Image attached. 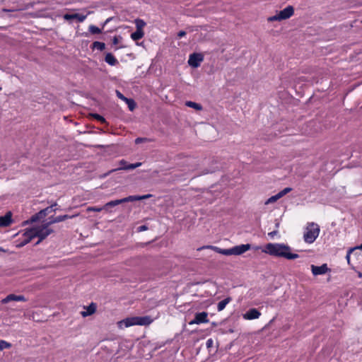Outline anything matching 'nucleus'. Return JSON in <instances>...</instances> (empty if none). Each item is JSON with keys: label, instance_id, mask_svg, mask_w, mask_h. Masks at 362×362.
<instances>
[{"label": "nucleus", "instance_id": "nucleus-1", "mask_svg": "<svg viewBox=\"0 0 362 362\" xmlns=\"http://www.w3.org/2000/svg\"><path fill=\"white\" fill-rule=\"evenodd\" d=\"M47 223L40 226H35L29 229H26L22 235V239L16 241V247H21L27 245L34 238H38L35 245H38L41 241L50 235L53 230L49 228Z\"/></svg>", "mask_w": 362, "mask_h": 362}, {"label": "nucleus", "instance_id": "nucleus-2", "mask_svg": "<svg viewBox=\"0 0 362 362\" xmlns=\"http://www.w3.org/2000/svg\"><path fill=\"white\" fill-rule=\"evenodd\" d=\"M262 252L271 256L284 257L287 259H295L299 257L298 254L292 253L291 247L284 243H268L262 250Z\"/></svg>", "mask_w": 362, "mask_h": 362}, {"label": "nucleus", "instance_id": "nucleus-3", "mask_svg": "<svg viewBox=\"0 0 362 362\" xmlns=\"http://www.w3.org/2000/svg\"><path fill=\"white\" fill-rule=\"evenodd\" d=\"M251 245L250 244H242L239 245L234 246L229 249H222L216 246L212 245H205L200 247L197 249L198 251H200L204 249H211L217 253L223 255H240L250 250Z\"/></svg>", "mask_w": 362, "mask_h": 362}, {"label": "nucleus", "instance_id": "nucleus-4", "mask_svg": "<svg viewBox=\"0 0 362 362\" xmlns=\"http://www.w3.org/2000/svg\"><path fill=\"white\" fill-rule=\"evenodd\" d=\"M153 322L149 316L127 317L118 322V327L121 329L134 325H148Z\"/></svg>", "mask_w": 362, "mask_h": 362}, {"label": "nucleus", "instance_id": "nucleus-5", "mask_svg": "<svg viewBox=\"0 0 362 362\" xmlns=\"http://www.w3.org/2000/svg\"><path fill=\"white\" fill-rule=\"evenodd\" d=\"M320 234V227L315 223L308 224L303 233V240L305 243L311 244L315 242Z\"/></svg>", "mask_w": 362, "mask_h": 362}, {"label": "nucleus", "instance_id": "nucleus-6", "mask_svg": "<svg viewBox=\"0 0 362 362\" xmlns=\"http://www.w3.org/2000/svg\"><path fill=\"white\" fill-rule=\"evenodd\" d=\"M294 13L293 7L291 6H288L283 10L277 12L274 16H270L267 18V21H281L284 20H286L291 17Z\"/></svg>", "mask_w": 362, "mask_h": 362}, {"label": "nucleus", "instance_id": "nucleus-7", "mask_svg": "<svg viewBox=\"0 0 362 362\" xmlns=\"http://www.w3.org/2000/svg\"><path fill=\"white\" fill-rule=\"evenodd\" d=\"M119 165H121L119 168H116V169H112L111 170H110L108 173H107L105 176H107L108 175H110V173L115 172V171H117V170H134L138 167H140L141 165V163L140 162H138V163H132V164H128L127 162L122 159L121 160H119Z\"/></svg>", "mask_w": 362, "mask_h": 362}, {"label": "nucleus", "instance_id": "nucleus-8", "mask_svg": "<svg viewBox=\"0 0 362 362\" xmlns=\"http://www.w3.org/2000/svg\"><path fill=\"white\" fill-rule=\"evenodd\" d=\"M56 206L57 203H54V204H52L51 206H47L45 209L40 210L38 213H37L36 214L31 217V221H36L39 219L45 217L48 214L51 213L52 211H55L57 210Z\"/></svg>", "mask_w": 362, "mask_h": 362}, {"label": "nucleus", "instance_id": "nucleus-9", "mask_svg": "<svg viewBox=\"0 0 362 362\" xmlns=\"http://www.w3.org/2000/svg\"><path fill=\"white\" fill-rule=\"evenodd\" d=\"M204 60V56L201 53H193L189 55L188 64L193 68H197Z\"/></svg>", "mask_w": 362, "mask_h": 362}, {"label": "nucleus", "instance_id": "nucleus-10", "mask_svg": "<svg viewBox=\"0 0 362 362\" xmlns=\"http://www.w3.org/2000/svg\"><path fill=\"white\" fill-rule=\"evenodd\" d=\"M208 322V313L206 312H201L195 314L194 318L189 322V325H199Z\"/></svg>", "mask_w": 362, "mask_h": 362}, {"label": "nucleus", "instance_id": "nucleus-11", "mask_svg": "<svg viewBox=\"0 0 362 362\" xmlns=\"http://www.w3.org/2000/svg\"><path fill=\"white\" fill-rule=\"evenodd\" d=\"M312 274L314 276L323 275L330 271L327 264H323L321 266H315L312 264L310 266Z\"/></svg>", "mask_w": 362, "mask_h": 362}, {"label": "nucleus", "instance_id": "nucleus-12", "mask_svg": "<svg viewBox=\"0 0 362 362\" xmlns=\"http://www.w3.org/2000/svg\"><path fill=\"white\" fill-rule=\"evenodd\" d=\"M261 316V313L257 308H251L243 315V317L246 320H252L258 319Z\"/></svg>", "mask_w": 362, "mask_h": 362}, {"label": "nucleus", "instance_id": "nucleus-13", "mask_svg": "<svg viewBox=\"0 0 362 362\" xmlns=\"http://www.w3.org/2000/svg\"><path fill=\"white\" fill-rule=\"evenodd\" d=\"M27 299L23 295H16L13 293L8 295L1 300L2 304H6L11 301H26Z\"/></svg>", "mask_w": 362, "mask_h": 362}, {"label": "nucleus", "instance_id": "nucleus-14", "mask_svg": "<svg viewBox=\"0 0 362 362\" xmlns=\"http://www.w3.org/2000/svg\"><path fill=\"white\" fill-rule=\"evenodd\" d=\"M75 216H76V215H73V216L62 215V216H58L57 217L50 216L48 218V221L47 223V225L50 226V225L54 224V223H59V222L64 221H65L66 219H69V218H74Z\"/></svg>", "mask_w": 362, "mask_h": 362}, {"label": "nucleus", "instance_id": "nucleus-15", "mask_svg": "<svg viewBox=\"0 0 362 362\" xmlns=\"http://www.w3.org/2000/svg\"><path fill=\"white\" fill-rule=\"evenodd\" d=\"M96 308V304L91 303L88 306L83 307L84 310L81 312V315L83 317H88L95 313Z\"/></svg>", "mask_w": 362, "mask_h": 362}, {"label": "nucleus", "instance_id": "nucleus-16", "mask_svg": "<svg viewBox=\"0 0 362 362\" xmlns=\"http://www.w3.org/2000/svg\"><path fill=\"white\" fill-rule=\"evenodd\" d=\"M87 16H88V14L83 15V14H80V13H73V14L66 13L64 15L63 18L66 21L76 19L79 23H82L86 20V18H87Z\"/></svg>", "mask_w": 362, "mask_h": 362}, {"label": "nucleus", "instance_id": "nucleus-17", "mask_svg": "<svg viewBox=\"0 0 362 362\" xmlns=\"http://www.w3.org/2000/svg\"><path fill=\"white\" fill-rule=\"evenodd\" d=\"M129 197H124L123 199H116V200H112V201H110L107 203H106L103 207H104V210H106V211H108V209L110 207H113V206H117L120 204H123V203H126V202H129Z\"/></svg>", "mask_w": 362, "mask_h": 362}, {"label": "nucleus", "instance_id": "nucleus-18", "mask_svg": "<svg viewBox=\"0 0 362 362\" xmlns=\"http://www.w3.org/2000/svg\"><path fill=\"white\" fill-rule=\"evenodd\" d=\"M11 222V214L10 212L3 216H0V226H8Z\"/></svg>", "mask_w": 362, "mask_h": 362}, {"label": "nucleus", "instance_id": "nucleus-19", "mask_svg": "<svg viewBox=\"0 0 362 362\" xmlns=\"http://www.w3.org/2000/svg\"><path fill=\"white\" fill-rule=\"evenodd\" d=\"M105 61L107 64H108L110 66H115L118 63L117 59L111 53H107L105 55Z\"/></svg>", "mask_w": 362, "mask_h": 362}, {"label": "nucleus", "instance_id": "nucleus-20", "mask_svg": "<svg viewBox=\"0 0 362 362\" xmlns=\"http://www.w3.org/2000/svg\"><path fill=\"white\" fill-rule=\"evenodd\" d=\"M231 301V298L230 297L226 298L225 299L221 300L217 305V310L218 312L222 311L225 309L226 306Z\"/></svg>", "mask_w": 362, "mask_h": 362}, {"label": "nucleus", "instance_id": "nucleus-21", "mask_svg": "<svg viewBox=\"0 0 362 362\" xmlns=\"http://www.w3.org/2000/svg\"><path fill=\"white\" fill-rule=\"evenodd\" d=\"M153 195L151 194H147L145 195L139 196V195H134V196H129V202H134V201H139L143 199H146L150 197H152Z\"/></svg>", "mask_w": 362, "mask_h": 362}, {"label": "nucleus", "instance_id": "nucleus-22", "mask_svg": "<svg viewBox=\"0 0 362 362\" xmlns=\"http://www.w3.org/2000/svg\"><path fill=\"white\" fill-rule=\"evenodd\" d=\"M144 33L143 30H136L135 32L131 34V38L134 41L139 40L144 37Z\"/></svg>", "mask_w": 362, "mask_h": 362}, {"label": "nucleus", "instance_id": "nucleus-23", "mask_svg": "<svg viewBox=\"0 0 362 362\" xmlns=\"http://www.w3.org/2000/svg\"><path fill=\"white\" fill-rule=\"evenodd\" d=\"M185 105H186V106H187L189 107L194 108V109H195L197 110H202V106L200 104L197 103L195 102L187 101L185 103Z\"/></svg>", "mask_w": 362, "mask_h": 362}, {"label": "nucleus", "instance_id": "nucleus-24", "mask_svg": "<svg viewBox=\"0 0 362 362\" xmlns=\"http://www.w3.org/2000/svg\"><path fill=\"white\" fill-rule=\"evenodd\" d=\"M92 48L103 51L105 48V45L104 42L95 41L92 44Z\"/></svg>", "mask_w": 362, "mask_h": 362}, {"label": "nucleus", "instance_id": "nucleus-25", "mask_svg": "<svg viewBox=\"0 0 362 362\" xmlns=\"http://www.w3.org/2000/svg\"><path fill=\"white\" fill-rule=\"evenodd\" d=\"M102 28H99L97 26L94 25H90L88 27V30L91 34L95 35V34H100L102 33Z\"/></svg>", "mask_w": 362, "mask_h": 362}, {"label": "nucleus", "instance_id": "nucleus-26", "mask_svg": "<svg viewBox=\"0 0 362 362\" xmlns=\"http://www.w3.org/2000/svg\"><path fill=\"white\" fill-rule=\"evenodd\" d=\"M281 197V196L279 195V192L274 195V196H272L271 197H269L266 202H265V204H271V203H273V202H276L278 199H279Z\"/></svg>", "mask_w": 362, "mask_h": 362}, {"label": "nucleus", "instance_id": "nucleus-27", "mask_svg": "<svg viewBox=\"0 0 362 362\" xmlns=\"http://www.w3.org/2000/svg\"><path fill=\"white\" fill-rule=\"evenodd\" d=\"M135 23L136 25V30H142L143 27L146 25V23L141 19H136L135 21Z\"/></svg>", "mask_w": 362, "mask_h": 362}, {"label": "nucleus", "instance_id": "nucleus-28", "mask_svg": "<svg viewBox=\"0 0 362 362\" xmlns=\"http://www.w3.org/2000/svg\"><path fill=\"white\" fill-rule=\"evenodd\" d=\"M126 103L127 104L129 110L132 111L134 110L136 107V103L133 99L128 98L127 100L126 101Z\"/></svg>", "mask_w": 362, "mask_h": 362}, {"label": "nucleus", "instance_id": "nucleus-29", "mask_svg": "<svg viewBox=\"0 0 362 362\" xmlns=\"http://www.w3.org/2000/svg\"><path fill=\"white\" fill-rule=\"evenodd\" d=\"M11 346V344L4 340H0V351L5 349H8Z\"/></svg>", "mask_w": 362, "mask_h": 362}, {"label": "nucleus", "instance_id": "nucleus-30", "mask_svg": "<svg viewBox=\"0 0 362 362\" xmlns=\"http://www.w3.org/2000/svg\"><path fill=\"white\" fill-rule=\"evenodd\" d=\"M102 210H104V207H97V206H88L87 208V211H95V212H100Z\"/></svg>", "mask_w": 362, "mask_h": 362}, {"label": "nucleus", "instance_id": "nucleus-31", "mask_svg": "<svg viewBox=\"0 0 362 362\" xmlns=\"http://www.w3.org/2000/svg\"><path fill=\"white\" fill-rule=\"evenodd\" d=\"M291 190L292 189L291 187H286L283 190L280 191L279 194L281 196V197H283L284 195L290 192Z\"/></svg>", "mask_w": 362, "mask_h": 362}, {"label": "nucleus", "instance_id": "nucleus-32", "mask_svg": "<svg viewBox=\"0 0 362 362\" xmlns=\"http://www.w3.org/2000/svg\"><path fill=\"white\" fill-rule=\"evenodd\" d=\"M93 117H94L97 120H98V121H100V122H103V123L105 122V119L103 116H101V115H98V114H95V115H93Z\"/></svg>", "mask_w": 362, "mask_h": 362}, {"label": "nucleus", "instance_id": "nucleus-33", "mask_svg": "<svg viewBox=\"0 0 362 362\" xmlns=\"http://www.w3.org/2000/svg\"><path fill=\"white\" fill-rule=\"evenodd\" d=\"M122 39L121 36H115L112 39V45H116L118 44L119 40Z\"/></svg>", "mask_w": 362, "mask_h": 362}, {"label": "nucleus", "instance_id": "nucleus-34", "mask_svg": "<svg viewBox=\"0 0 362 362\" xmlns=\"http://www.w3.org/2000/svg\"><path fill=\"white\" fill-rule=\"evenodd\" d=\"M116 93H117V96L120 98L121 100H124V101H127V98H126L125 96H124V95H122L119 91L117 90L116 91Z\"/></svg>", "mask_w": 362, "mask_h": 362}, {"label": "nucleus", "instance_id": "nucleus-35", "mask_svg": "<svg viewBox=\"0 0 362 362\" xmlns=\"http://www.w3.org/2000/svg\"><path fill=\"white\" fill-rule=\"evenodd\" d=\"M354 250V248H350L348 252H347V254H346V258L347 259L348 262H349V259H350V255H351V253Z\"/></svg>", "mask_w": 362, "mask_h": 362}, {"label": "nucleus", "instance_id": "nucleus-36", "mask_svg": "<svg viewBox=\"0 0 362 362\" xmlns=\"http://www.w3.org/2000/svg\"><path fill=\"white\" fill-rule=\"evenodd\" d=\"M213 344H214V341L212 339H207L206 343V347L209 348V347L212 346Z\"/></svg>", "mask_w": 362, "mask_h": 362}, {"label": "nucleus", "instance_id": "nucleus-37", "mask_svg": "<svg viewBox=\"0 0 362 362\" xmlns=\"http://www.w3.org/2000/svg\"><path fill=\"white\" fill-rule=\"evenodd\" d=\"M146 141V138H141V137H139V138H136V139H135V143L138 144H140V143H141V142H143V141Z\"/></svg>", "mask_w": 362, "mask_h": 362}, {"label": "nucleus", "instance_id": "nucleus-38", "mask_svg": "<svg viewBox=\"0 0 362 362\" xmlns=\"http://www.w3.org/2000/svg\"><path fill=\"white\" fill-rule=\"evenodd\" d=\"M148 229L147 226L145 225L141 226L138 228V230L139 232L146 230Z\"/></svg>", "mask_w": 362, "mask_h": 362}, {"label": "nucleus", "instance_id": "nucleus-39", "mask_svg": "<svg viewBox=\"0 0 362 362\" xmlns=\"http://www.w3.org/2000/svg\"><path fill=\"white\" fill-rule=\"evenodd\" d=\"M112 18H108L105 20V21L103 23L102 25V29H103L105 28V26L109 23L111 21Z\"/></svg>", "mask_w": 362, "mask_h": 362}, {"label": "nucleus", "instance_id": "nucleus-40", "mask_svg": "<svg viewBox=\"0 0 362 362\" xmlns=\"http://www.w3.org/2000/svg\"><path fill=\"white\" fill-rule=\"evenodd\" d=\"M185 35H186V32H185V31H183V30H181V31H180V32L177 33V37H178L179 38H181V37H184Z\"/></svg>", "mask_w": 362, "mask_h": 362}, {"label": "nucleus", "instance_id": "nucleus-41", "mask_svg": "<svg viewBox=\"0 0 362 362\" xmlns=\"http://www.w3.org/2000/svg\"><path fill=\"white\" fill-rule=\"evenodd\" d=\"M278 231L277 230H274V231H272L270 233H268V235L273 238L274 237V235H276L277 234Z\"/></svg>", "mask_w": 362, "mask_h": 362}, {"label": "nucleus", "instance_id": "nucleus-42", "mask_svg": "<svg viewBox=\"0 0 362 362\" xmlns=\"http://www.w3.org/2000/svg\"><path fill=\"white\" fill-rule=\"evenodd\" d=\"M354 250H357V249L362 250V243L358 246L354 247Z\"/></svg>", "mask_w": 362, "mask_h": 362}, {"label": "nucleus", "instance_id": "nucleus-43", "mask_svg": "<svg viewBox=\"0 0 362 362\" xmlns=\"http://www.w3.org/2000/svg\"><path fill=\"white\" fill-rule=\"evenodd\" d=\"M0 252H6V250L4 248L0 247Z\"/></svg>", "mask_w": 362, "mask_h": 362}, {"label": "nucleus", "instance_id": "nucleus-44", "mask_svg": "<svg viewBox=\"0 0 362 362\" xmlns=\"http://www.w3.org/2000/svg\"><path fill=\"white\" fill-rule=\"evenodd\" d=\"M121 47H116V48H115V50H117V49H119V48H121Z\"/></svg>", "mask_w": 362, "mask_h": 362}]
</instances>
